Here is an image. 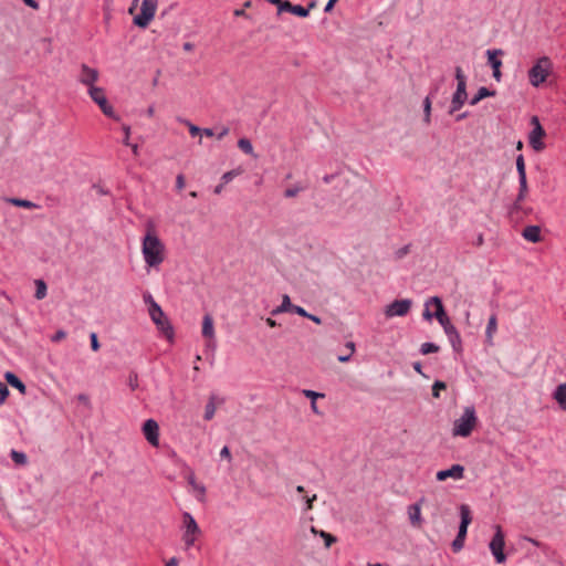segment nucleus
<instances>
[{
  "instance_id": "1",
  "label": "nucleus",
  "mask_w": 566,
  "mask_h": 566,
  "mask_svg": "<svg viewBox=\"0 0 566 566\" xmlns=\"http://www.w3.org/2000/svg\"><path fill=\"white\" fill-rule=\"evenodd\" d=\"M143 240L142 252L148 266H158L164 261L165 247L159 238L154 233L151 226Z\"/></svg>"
},
{
  "instance_id": "2",
  "label": "nucleus",
  "mask_w": 566,
  "mask_h": 566,
  "mask_svg": "<svg viewBox=\"0 0 566 566\" xmlns=\"http://www.w3.org/2000/svg\"><path fill=\"white\" fill-rule=\"evenodd\" d=\"M553 70V63L548 56L539 57L528 70V81L534 87L541 86Z\"/></svg>"
},
{
  "instance_id": "3",
  "label": "nucleus",
  "mask_w": 566,
  "mask_h": 566,
  "mask_svg": "<svg viewBox=\"0 0 566 566\" xmlns=\"http://www.w3.org/2000/svg\"><path fill=\"white\" fill-rule=\"evenodd\" d=\"M478 418L474 407H467L462 416L454 421L452 434L454 437H469L476 424Z\"/></svg>"
},
{
  "instance_id": "4",
  "label": "nucleus",
  "mask_w": 566,
  "mask_h": 566,
  "mask_svg": "<svg viewBox=\"0 0 566 566\" xmlns=\"http://www.w3.org/2000/svg\"><path fill=\"white\" fill-rule=\"evenodd\" d=\"M455 78H457V90L453 93L451 105L449 109V114H453L458 112L468 99L467 93V77L462 72L460 66L455 67Z\"/></svg>"
},
{
  "instance_id": "5",
  "label": "nucleus",
  "mask_w": 566,
  "mask_h": 566,
  "mask_svg": "<svg viewBox=\"0 0 566 566\" xmlns=\"http://www.w3.org/2000/svg\"><path fill=\"white\" fill-rule=\"evenodd\" d=\"M149 316L158 331L169 340L174 338V327L158 303L151 304L148 308Z\"/></svg>"
},
{
  "instance_id": "6",
  "label": "nucleus",
  "mask_w": 566,
  "mask_h": 566,
  "mask_svg": "<svg viewBox=\"0 0 566 566\" xmlns=\"http://www.w3.org/2000/svg\"><path fill=\"white\" fill-rule=\"evenodd\" d=\"M91 98L99 106L103 114L114 120L119 122L120 117L114 112L113 106L108 103L105 92L102 87L92 86L88 88Z\"/></svg>"
},
{
  "instance_id": "7",
  "label": "nucleus",
  "mask_w": 566,
  "mask_h": 566,
  "mask_svg": "<svg viewBox=\"0 0 566 566\" xmlns=\"http://www.w3.org/2000/svg\"><path fill=\"white\" fill-rule=\"evenodd\" d=\"M158 6V0H143L140 13L135 15L133 22L142 29H146L154 19Z\"/></svg>"
},
{
  "instance_id": "8",
  "label": "nucleus",
  "mask_w": 566,
  "mask_h": 566,
  "mask_svg": "<svg viewBox=\"0 0 566 566\" xmlns=\"http://www.w3.org/2000/svg\"><path fill=\"white\" fill-rule=\"evenodd\" d=\"M494 528L495 533L489 544V548L494 556L495 562L497 564H502L506 560V556L504 554L505 535L500 525H495Z\"/></svg>"
},
{
  "instance_id": "9",
  "label": "nucleus",
  "mask_w": 566,
  "mask_h": 566,
  "mask_svg": "<svg viewBox=\"0 0 566 566\" xmlns=\"http://www.w3.org/2000/svg\"><path fill=\"white\" fill-rule=\"evenodd\" d=\"M182 541L185 542L186 547L189 548L195 544L196 536L200 533V528L196 520L189 512H184L182 514Z\"/></svg>"
},
{
  "instance_id": "10",
  "label": "nucleus",
  "mask_w": 566,
  "mask_h": 566,
  "mask_svg": "<svg viewBox=\"0 0 566 566\" xmlns=\"http://www.w3.org/2000/svg\"><path fill=\"white\" fill-rule=\"evenodd\" d=\"M531 124L533 125V129L528 136L530 145L535 151H541L545 148V144L542 142V139L545 137L546 133L542 127L537 116H533L531 118Z\"/></svg>"
},
{
  "instance_id": "11",
  "label": "nucleus",
  "mask_w": 566,
  "mask_h": 566,
  "mask_svg": "<svg viewBox=\"0 0 566 566\" xmlns=\"http://www.w3.org/2000/svg\"><path fill=\"white\" fill-rule=\"evenodd\" d=\"M412 301L410 298L395 300L386 306L385 315L388 318L395 316H406L409 313Z\"/></svg>"
},
{
  "instance_id": "12",
  "label": "nucleus",
  "mask_w": 566,
  "mask_h": 566,
  "mask_svg": "<svg viewBox=\"0 0 566 566\" xmlns=\"http://www.w3.org/2000/svg\"><path fill=\"white\" fill-rule=\"evenodd\" d=\"M142 431L148 443L153 447L159 446V426L156 420L147 419L143 424Z\"/></svg>"
},
{
  "instance_id": "13",
  "label": "nucleus",
  "mask_w": 566,
  "mask_h": 566,
  "mask_svg": "<svg viewBox=\"0 0 566 566\" xmlns=\"http://www.w3.org/2000/svg\"><path fill=\"white\" fill-rule=\"evenodd\" d=\"M430 304H433L436 306V311L433 313L434 317L438 319L439 324L444 328V326H448L452 324L450 322V318L448 317L442 301L439 296H432L427 302L426 305L429 306Z\"/></svg>"
},
{
  "instance_id": "14",
  "label": "nucleus",
  "mask_w": 566,
  "mask_h": 566,
  "mask_svg": "<svg viewBox=\"0 0 566 566\" xmlns=\"http://www.w3.org/2000/svg\"><path fill=\"white\" fill-rule=\"evenodd\" d=\"M464 476V467L461 464H453L451 468L447 470H440L437 472L438 481H446L451 478L454 480H461Z\"/></svg>"
},
{
  "instance_id": "15",
  "label": "nucleus",
  "mask_w": 566,
  "mask_h": 566,
  "mask_svg": "<svg viewBox=\"0 0 566 566\" xmlns=\"http://www.w3.org/2000/svg\"><path fill=\"white\" fill-rule=\"evenodd\" d=\"M98 80V71L96 69H92L86 64L81 65V74L78 81L87 85L90 88L94 86V83Z\"/></svg>"
},
{
  "instance_id": "16",
  "label": "nucleus",
  "mask_w": 566,
  "mask_h": 566,
  "mask_svg": "<svg viewBox=\"0 0 566 566\" xmlns=\"http://www.w3.org/2000/svg\"><path fill=\"white\" fill-rule=\"evenodd\" d=\"M486 54H488V62L493 70V77L497 82H500L501 77H502V73L500 71V69L502 66V61L497 59V54H503V51L502 50H488Z\"/></svg>"
},
{
  "instance_id": "17",
  "label": "nucleus",
  "mask_w": 566,
  "mask_h": 566,
  "mask_svg": "<svg viewBox=\"0 0 566 566\" xmlns=\"http://www.w3.org/2000/svg\"><path fill=\"white\" fill-rule=\"evenodd\" d=\"M443 331L448 336L453 350L460 353L462 350V340L457 327L453 324H450L444 326Z\"/></svg>"
},
{
  "instance_id": "18",
  "label": "nucleus",
  "mask_w": 566,
  "mask_h": 566,
  "mask_svg": "<svg viewBox=\"0 0 566 566\" xmlns=\"http://www.w3.org/2000/svg\"><path fill=\"white\" fill-rule=\"evenodd\" d=\"M460 517H461V521H460L458 534L464 535L467 537L468 526L472 522V515H471V510H470L469 505L462 504L460 506Z\"/></svg>"
},
{
  "instance_id": "19",
  "label": "nucleus",
  "mask_w": 566,
  "mask_h": 566,
  "mask_svg": "<svg viewBox=\"0 0 566 566\" xmlns=\"http://www.w3.org/2000/svg\"><path fill=\"white\" fill-rule=\"evenodd\" d=\"M281 11L291 12L297 17L306 18L310 14V8H304L300 4H292L290 1H285L281 7Z\"/></svg>"
},
{
  "instance_id": "20",
  "label": "nucleus",
  "mask_w": 566,
  "mask_h": 566,
  "mask_svg": "<svg viewBox=\"0 0 566 566\" xmlns=\"http://www.w3.org/2000/svg\"><path fill=\"white\" fill-rule=\"evenodd\" d=\"M522 237L532 243H537L541 241V228L538 226H527L524 228Z\"/></svg>"
},
{
  "instance_id": "21",
  "label": "nucleus",
  "mask_w": 566,
  "mask_h": 566,
  "mask_svg": "<svg viewBox=\"0 0 566 566\" xmlns=\"http://www.w3.org/2000/svg\"><path fill=\"white\" fill-rule=\"evenodd\" d=\"M4 379L7 382L12 386L13 388L18 389L21 394H25L27 386L23 384V381L13 373L7 371L4 375Z\"/></svg>"
},
{
  "instance_id": "22",
  "label": "nucleus",
  "mask_w": 566,
  "mask_h": 566,
  "mask_svg": "<svg viewBox=\"0 0 566 566\" xmlns=\"http://www.w3.org/2000/svg\"><path fill=\"white\" fill-rule=\"evenodd\" d=\"M553 396L559 407L566 410V382L558 385Z\"/></svg>"
},
{
  "instance_id": "23",
  "label": "nucleus",
  "mask_w": 566,
  "mask_h": 566,
  "mask_svg": "<svg viewBox=\"0 0 566 566\" xmlns=\"http://www.w3.org/2000/svg\"><path fill=\"white\" fill-rule=\"evenodd\" d=\"M495 94V91H491L488 87L482 86L478 90L476 94L470 99V105H476L483 98L494 96Z\"/></svg>"
},
{
  "instance_id": "24",
  "label": "nucleus",
  "mask_w": 566,
  "mask_h": 566,
  "mask_svg": "<svg viewBox=\"0 0 566 566\" xmlns=\"http://www.w3.org/2000/svg\"><path fill=\"white\" fill-rule=\"evenodd\" d=\"M496 329H497V317L495 314H492L489 318L486 329H485V337H486V342L489 344H492V338H493V335L495 334Z\"/></svg>"
},
{
  "instance_id": "25",
  "label": "nucleus",
  "mask_w": 566,
  "mask_h": 566,
  "mask_svg": "<svg viewBox=\"0 0 566 566\" xmlns=\"http://www.w3.org/2000/svg\"><path fill=\"white\" fill-rule=\"evenodd\" d=\"M202 335L207 338H212L214 336L213 319L210 315L203 316Z\"/></svg>"
},
{
  "instance_id": "26",
  "label": "nucleus",
  "mask_w": 566,
  "mask_h": 566,
  "mask_svg": "<svg viewBox=\"0 0 566 566\" xmlns=\"http://www.w3.org/2000/svg\"><path fill=\"white\" fill-rule=\"evenodd\" d=\"M294 304L291 303V298L289 295L284 294L282 297V303L274 310H272V315H277L284 312H292Z\"/></svg>"
},
{
  "instance_id": "27",
  "label": "nucleus",
  "mask_w": 566,
  "mask_h": 566,
  "mask_svg": "<svg viewBox=\"0 0 566 566\" xmlns=\"http://www.w3.org/2000/svg\"><path fill=\"white\" fill-rule=\"evenodd\" d=\"M216 399H217V396L216 395H211L210 398H209L208 403L206 405L203 418L207 421L211 420L214 417V413H216L214 400Z\"/></svg>"
},
{
  "instance_id": "28",
  "label": "nucleus",
  "mask_w": 566,
  "mask_h": 566,
  "mask_svg": "<svg viewBox=\"0 0 566 566\" xmlns=\"http://www.w3.org/2000/svg\"><path fill=\"white\" fill-rule=\"evenodd\" d=\"M8 202L19 208L34 209L38 207L34 202L20 198H10L8 199Z\"/></svg>"
},
{
  "instance_id": "29",
  "label": "nucleus",
  "mask_w": 566,
  "mask_h": 566,
  "mask_svg": "<svg viewBox=\"0 0 566 566\" xmlns=\"http://www.w3.org/2000/svg\"><path fill=\"white\" fill-rule=\"evenodd\" d=\"M516 170L518 175V180H527L526 179V169H525V161L523 155H518L516 157Z\"/></svg>"
},
{
  "instance_id": "30",
  "label": "nucleus",
  "mask_w": 566,
  "mask_h": 566,
  "mask_svg": "<svg viewBox=\"0 0 566 566\" xmlns=\"http://www.w3.org/2000/svg\"><path fill=\"white\" fill-rule=\"evenodd\" d=\"M10 457L14 463L20 465H24L28 462L27 454L17 450H11Z\"/></svg>"
},
{
  "instance_id": "31",
  "label": "nucleus",
  "mask_w": 566,
  "mask_h": 566,
  "mask_svg": "<svg viewBox=\"0 0 566 566\" xmlns=\"http://www.w3.org/2000/svg\"><path fill=\"white\" fill-rule=\"evenodd\" d=\"M409 518L412 524L419 523L420 518V506L418 504H412L409 506Z\"/></svg>"
},
{
  "instance_id": "32",
  "label": "nucleus",
  "mask_w": 566,
  "mask_h": 566,
  "mask_svg": "<svg viewBox=\"0 0 566 566\" xmlns=\"http://www.w3.org/2000/svg\"><path fill=\"white\" fill-rule=\"evenodd\" d=\"M238 147L247 155L253 154L252 143L248 138H240L238 142Z\"/></svg>"
},
{
  "instance_id": "33",
  "label": "nucleus",
  "mask_w": 566,
  "mask_h": 566,
  "mask_svg": "<svg viewBox=\"0 0 566 566\" xmlns=\"http://www.w3.org/2000/svg\"><path fill=\"white\" fill-rule=\"evenodd\" d=\"M35 284H36V290H35V294H34L35 298L36 300L44 298L46 295V284L42 280H36Z\"/></svg>"
},
{
  "instance_id": "34",
  "label": "nucleus",
  "mask_w": 566,
  "mask_h": 566,
  "mask_svg": "<svg viewBox=\"0 0 566 566\" xmlns=\"http://www.w3.org/2000/svg\"><path fill=\"white\" fill-rule=\"evenodd\" d=\"M188 483L200 493L201 497L206 494V488L202 484H198L195 474L191 472L188 476Z\"/></svg>"
},
{
  "instance_id": "35",
  "label": "nucleus",
  "mask_w": 566,
  "mask_h": 566,
  "mask_svg": "<svg viewBox=\"0 0 566 566\" xmlns=\"http://www.w3.org/2000/svg\"><path fill=\"white\" fill-rule=\"evenodd\" d=\"M518 184L520 189L515 200H517V203H521L526 198L527 195V180H518Z\"/></svg>"
},
{
  "instance_id": "36",
  "label": "nucleus",
  "mask_w": 566,
  "mask_h": 566,
  "mask_svg": "<svg viewBox=\"0 0 566 566\" xmlns=\"http://www.w3.org/2000/svg\"><path fill=\"white\" fill-rule=\"evenodd\" d=\"M423 113H424L423 122L426 124H429L430 118H431V98H430V96H427L423 99Z\"/></svg>"
},
{
  "instance_id": "37",
  "label": "nucleus",
  "mask_w": 566,
  "mask_h": 566,
  "mask_svg": "<svg viewBox=\"0 0 566 566\" xmlns=\"http://www.w3.org/2000/svg\"><path fill=\"white\" fill-rule=\"evenodd\" d=\"M439 346L436 345L434 343H423L420 347V353L422 355H428V354H431V353H437L439 352Z\"/></svg>"
},
{
  "instance_id": "38",
  "label": "nucleus",
  "mask_w": 566,
  "mask_h": 566,
  "mask_svg": "<svg viewBox=\"0 0 566 566\" xmlns=\"http://www.w3.org/2000/svg\"><path fill=\"white\" fill-rule=\"evenodd\" d=\"M303 190H304V187H302L300 185H295L293 187L287 188L284 191V197L285 198H294V197H296Z\"/></svg>"
},
{
  "instance_id": "39",
  "label": "nucleus",
  "mask_w": 566,
  "mask_h": 566,
  "mask_svg": "<svg viewBox=\"0 0 566 566\" xmlns=\"http://www.w3.org/2000/svg\"><path fill=\"white\" fill-rule=\"evenodd\" d=\"M447 388V384L442 380H436L434 384L432 385V396L434 398H439L440 397V390H444Z\"/></svg>"
},
{
  "instance_id": "40",
  "label": "nucleus",
  "mask_w": 566,
  "mask_h": 566,
  "mask_svg": "<svg viewBox=\"0 0 566 566\" xmlns=\"http://www.w3.org/2000/svg\"><path fill=\"white\" fill-rule=\"evenodd\" d=\"M319 534L324 538L325 547L326 548H329L337 541V538L334 535H332L329 533H326L324 531H321Z\"/></svg>"
},
{
  "instance_id": "41",
  "label": "nucleus",
  "mask_w": 566,
  "mask_h": 566,
  "mask_svg": "<svg viewBox=\"0 0 566 566\" xmlns=\"http://www.w3.org/2000/svg\"><path fill=\"white\" fill-rule=\"evenodd\" d=\"M303 394L306 398H310L312 401H315L317 398H323L324 394L316 392L310 389L303 390Z\"/></svg>"
},
{
  "instance_id": "42",
  "label": "nucleus",
  "mask_w": 566,
  "mask_h": 566,
  "mask_svg": "<svg viewBox=\"0 0 566 566\" xmlns=\"http://www.w3.org/2000/svg\"><path fill=\"white\" fill-rule=\"evenodd\" d=\"M90 340H91V348H92V350L97 352L99 349V347H101L98 338H97V334L94 333V332L91 333Z\"/></svg>"
},
{
  "instance_id": "43",
  "label": "nucleus",
  "mask_w": 566,
  "mask_h": 566,
  "mask_svg": "<svg viewBox=\"0 0 566 566\" xmlns=\"http://www.w3.org/2000/svg\"><path fill=\"white\" fill-rule=\"evenodd\" d=\"M238 172L235 170H231V171H227L222 175L221 177V182L227 185L229 184L233 178L234 176H237Z\"/></svg>"
},
{
  "instance_id": "44",
  "label": "nucleus",
  "mask_w": 566,
  "mask_h": 566,
  "mask_svg": "<svg viewBox=\"0 0 566 566\" xmlns=\"http://www.w3.org/2000/svg\"><path fill=\"white\" fill-rule=\"evenodd\" d=\"M66 337V332L63 329H59L55 332L54 335H52L51 340L53 343H57Z\"/></svg>"
},
{
  "instance_id": "45",
  "label": "nucleus",
  "mask_w": 566,
  "mask_h": 566,
  "mask_svg": "<svg viewBox=\"0 0 566 566\" xmlns=\"http://www.w3.org/2000/svg\"><path fill=\"white\" fill-rule=\"evenodd\" d=\"M128 385L132 390H135L138 386V376L136 373H132L129 375Z\"/></svg>"
},
{
  "instance_id": "46",
  "label": "nucleus",
  "mask_w": 566,
  "mask_h": 566,
  "mask_svg": "<svg viewBox=\"0 0 566 566\" xmlns=\"http://www.w3.org/2000/svg\"><path fill=\"white\" fill-rule=\"evenodd\" d=\"M124 134H125V137L123 139V144L126 145V146H129L130 143H129V136H130V126L128 125H123L122 127Z\"/></svg>"
},
{
  "instance_id": "47",
  "label": "nucleus",
  "mask_w": 566,
  "mask_h": 566,
  "mask_svg": "<svg viewBox=\"0 0 566 566\" xmlns=\"http://www.w3.org/2000/svg\"><path fill=\"white\" fill-rule=\"evenodd\" d=\"M464 546V543L462 541H459L457 538L453 539L451 547L454 553L460 552Z\"/></svg>"
},
{
  "instance_id": "48",
  "label": "nucleus",
  "mask_w": 566,
  "mask_h": 566,
  "mask_svg": "<svg viewBox=\"0 0 566 566\" xmlns=\"http://www.w3.org/2000/svg\"><path fill=\"white\" fill-rule=\"evenodd\" d=\"M185 187V177L184 175L179 174L176 178V188L178 190H182Z\"/></svg>"
},
{
  "instance_id": "49",
  "label": "nucleus",
  "mask_w": 566,
  "mask_h": 566,
  "mask_svg": "<svg viewBox=\"0 0 566 566\" xmlns=\"http://www.w3.org/2000/svg\"><path fill=\"white\" fill-rule=\"evenodd\" d=\"M188 125H189V133H190V135L192 137H195V136H197V135H199L201 133V128L200 127H198V126H196V125H193L191 123H189Z\"/></svg>"
},
{
  "instance_id": "50",
  "label": "nucleus",
  "mask_w": 566,
  "mask_h": 566,
  "mask_svg": "<svg viewBox=\"0 0 566 566\" xmlns=\"http://www.w3.org/2000/svg\"><path fill=\"white\" fill-rule=\"evenodd\" d=\"M292 312L302 317H305L307 315V312L302 306L298 305H294Z\"/></svg>"
},
{
  "instance_id": "51",
  "label": "nucleus",
  "mask_w": 566,
  "mask_h": 566,
  "mask_svg": "<svg viewBox=\"0 0 566 566\" xmlns=\"http://www.w3.org/2000/svg\"><path fill=\"white\" fill-rule=\"evenodd\" d=\"M220 457L221 458H224V459H228V460H231V452H230V449L229 447L224 446L221 451H220Z\"/></svg>"
},
{
  "instance_id": "52",
  "label": "nucleus",
  "mask_w": 566,
  "mask_h": 566,
  "mask_svg": "<svg viewBox=\"0 0 566 566\" xmlns=\"http://www.w3.org/2000/svg\"><path fill=\"white\" fill-rule=\"evenodd\" d=\"M9 394H10V391H9L7 385L0 381V396L8 398Z\"/></svg>"
},
{
  "instance_id": "53",
  "label": "nucleus",
  "mask_w": 566,
  "mask_h": 566,
  "mask_svg": "<svg viewBox=\"0 0 566 566\" xmlns=\"http://www.w3.org/2000/svg\"><path fill=\"white\" fill-rule=\"evenodd\" d=\"M144 302L149 305V308L151 307V304L157 303L149 293L144 294Z\"/></svg>"
},
{
  "instance_id": "54",
  "label": "nucleus",
  "mask_w": 566,
  "mask_h": 566,
  "mask_svg": "<svg viewBox=\"0 0 566 566\" xmlns=\"http://www.w3.org/2000/svg\"><path fill=\"white\" fill-rule=\"evenodd\" d=\"M408 251H409V247H408V245H406V247H403V248L399 249V250L396 252V255H397V258H398V259H401V258H403V256L408 253Z\"/></svg>"
},
{
  "instance_id": "55",
  "label": "nucleus",
  "mask_w": 566,
  "mask_h": 566,
  "mask_svg": "<svg viewBox=\"0 0 566 566\" xmlns=\"http://www.w3.org/2000/svg\"><path fill=\"white\" fill-rule=\"evenodd\" d=\"M305 500H306V507H305V510L306 511L312 510L313 501L316 500V494H314L312 497H305Z\"/></svg>"
},
{
  "instance_id": "56",
  "label": "nucleus",
  "mask_w": 566,
  "mask_h": 566,
  "mask_svg": "<svg viewBox=\"0 0 566 566\" xmlns=\"http://www.w3.org/2000/svg\"><path fill=\"white\" fill-rule=\"evenodd\" d=\"M484 243V237L482 233H479L476 235V239L474 240L473 244L476 247H481Z\"/></svg>"
},
{
  "instance_id": "57",
  "label": "nucleus",
  "mask_w": 566,
  "mask_h": 566,
  "mask_svg": "<svg viewBox=\"0 0 566 566\" xmlns=\"http://www.w3.org/2000/svg\"><path fill=\"white\" fill-rule=\"evenodd\" d=\"M336 2H333L332 0H328L325 4L324 12L329 13L334 9Z\"/></svg>"
},
{
  "instance_id": "58",
  "label": "nucleus",
  "mask_w": 566,
  "mask_h": 566,
  "mask_svg": "<svg viewBox=\"0 0 566 566\" xmlns=\"http://www.w3.org/2000/svg\"><path fill=\"white\" fill-rule=\"evenodd\" d=\"M422 316L424 319H431L432 317H434L433 313H431L428 308V306L426 305V310L423 311L422 313Z\"/></svg>"
},
{
  "instance_id": "59",
  "label": "nucleus",
  "mask_w": 566,
  "mask_h": 566,
  "mask_svg": "<svg viewBox=\"0 0 566 566\" xmlns=\"http://www.w3.org/2000/svg\"><path fill=\"white\" fill-rule=\"evenodd\" d=\"M305 317L311 319L312 322H314L316 324H321L322 323V319L318 316H316V315L307 313V315Z\"/></svg>"
},
{
  "instance_id": "60",
  "label": "nucleus",
  "mask_w": 566,
  "mask_h": 566,
  "mask_svg": "<svg viewBox=\"0 0 566 566\" xmlns=\"http://www.w3.org/2000/svg\"><path fill=\"white\" fill-rule=\"evenodd\" d=\"M412 367H413V369H415L418 374H420V375L424 376V375H423V373H422V366H421V363H420V361H415V363L412 364Z\"/></svg>"
},
{
  "instance_id": "61",
  "label": "nucleus",
  "mask_w": 566,
  "mask_h": 566,
  "mask_svg": "<svg viewBox=\"0 0 566 566\" xmlns=\"http://www.w3.org/2000/svg\"><path fill=\"white\" fill-rule=\"evenodd\" d=\"M229 134V128L228 127H223L219 134L217 135V138L219 140H221L224 136H227Z\"/></svg>"
},
{
  "instance_id": "62",
  "label": "nucleus",
  "mask_w": 566,
  "mask_h": 566,
  "mask_svg": "<svg viewBox=\"0 0 566 566\" xmlns=\"http://www.w3.org/2000/svg\"><path fill=\"white\" fill-rule=\"evenodd\" d=\"M23 2L32 9L39 8V3L35 0H23Z\"/></svg>"
},
{
  "instance_id": "63",
  "label": "nucleus",
  "mask_w": 566,
  "mask_h": 566,
  "mask_svg": "<svg viewBox=\"0 0 566 566\" xmlns=\"http://www.w3.org/2000/svg\"><path fill=\"white\" fill-rule=\"evenodd\" d=\"M520 209H521V203H517V200H515L510 209V214H513L515 211H518Z\"/></svg>"
},
{
  "instance_id": "64",
  "label": "nucleus",
  "mask_w": 566,
  "mask_h": 566,
  "mask_svg": "<svg viewBox=\"0 0 566 566\" xmlns=\"http://www.w3.org/2000/svg\"><path fill=\"white\" fill-rule=\"evenodd\" d=\"M179 560L176 557H171L167 563L166 566H178Z\"/></svg>"
}]
</instances>
